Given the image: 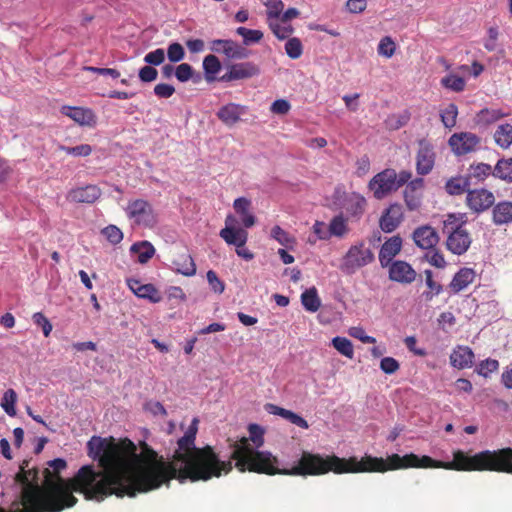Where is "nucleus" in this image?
<instances>
[{
    "instance_id": "nucleus-23",
    "label": "nucleus",
    "mask_w": 512,
    "mask_h": 512,
    "mask_svg": "<svg viewBox=\"0 0 512 512\" xmlns=\"http://www.w3.org/2000/svg\"><path fill=\"white\" fill-rule=\"evenodd\" d=\"M450 365L457 370H462L472 367L474 363V352L469 346L458 345L452 353H450Z\"/></svg>"
},
{
    "instance_id": "nucleus-5",
    "label": "nucleus",
    "mask_w": 512,
    "mask_h": 512,
    "mask_svg": "<svg viewBox=\"0 0 512 512\" xmlns=\"http://www.w3.org/2000/svg\"><path fill=\"white\" fill-rule=\"evenodd\" d=\"M232 452L226 461H234L232 468L239 473H251L267 476L281 475L283 468L278 467V458L268 451H259L252 447L245 438L231 444Z\"/></svg>"
},
{
    "instance_id": "nucleus-9",
    "label": "nucleus",
    "mask_w": 512,
    "mask_h": 512,
    "mask_svg": "<svg viewBox=\"0 0 512 512\" xmlns=\"http://www.w3.org/2000/svg\"><path fill=\"white\" fill-rule=\"evenodd\" d=\"M403 185L405 184H401L395 179V170L387 168L373 176L370 183H368V189L372 191L375 199L381 200Z\"/></svg>"
},
{
    "instance_id": "nucleus-27",
    "label": "nucleus",
    "mask_w": 512,
    "mask_h": 512,
    "mask_svg": "<svg viewBox=\"0 0 512 512\" xmlns=\"http://www.w3.org/2000/svg\"><path fill=\"white\" fill-rule=\"evenodd\" d=\"M475 278L476 272L472 268L462 267L450 280L449 288L452 293L457 294L471 285Z\"/></svg>"
},
{
    "instance_id": "nucleus-24",
    "label": "nucleus",
    "mask_w": 512,
    "mask_h": 512,
    "mask_svg": "<svg viewBox=\"0 0 512 512\" xmlns=\"http://www.w3.org/2000/svg\"><path fill=\"white\" fill-rule=\"evenodd\" d=\"M172 267H174V271L182 274L184 277H192L196 274V264H194L191 254L186 250H182L174 254Z\"/></svg>"
},
{
    "instance_id": "nucleus-57",
    "label": "nucleus",
    "mask_w": 512,
    "mask_h": 512,
    "mask_svg": "<svg viewBox=\"0 0 512 512\" xmlns=\"http://www.w3.org/2000/svg\"><path fill=\"white\" fill-rule=\"evenodd\" d=\"M167 59L171 63H177L184 59V48L181 44L173 42L167 47Z\"/></svg>"
},
{
    "instance_id": "nucleus-47",
    "label": "nucleus",
    "mask_w": 512,
    "mask_h": 512,
    "mask_svg": "<svg viewBox=\"0 0 512 512\" xmlns=\"http://www.w3.org/2000/svg\"><path fill=\"white\" fill-rule=\"evenodd\" d=\"M496 371H498V360L492 358L481 360L478 367H476V374L483 378H488L490 374Z\"/></svg>"
},
{
    "instance_id": "nucleus-4",
    "label": "nucleus",
    "mask_w": 512,
    "mask_h": 512,
    "mask_svg": "<svg viewBox=\"0 0 512 512\" xmlns=\"http://www.w3.org/2000/svg\"><path fill=\"white\" fill-rule=\"evenodd\" d=\"M328 473H366V468L362 465L361 459H357L355 456L340 458L337 455H321L303 451L299 456L298 464L282 469V476H322Z\"/></svg>"
},
{
    "instance_id": "nucleus-29",
    "label": "nucleus",
    "mask_w": 512,
    "mask_h": 512,
    "mask_svg": "<svg viewBox=\"0 0 512 512\" xmlns=\"http://www.w3.org/2000/svg\"><path fill=\"white\" fill-rule=\"evenodd\" d=\"M265 408H267L268 413L281 417L282 419L289 421V423H291L294 426L300 427L301 429L304 430L309 428V424H307L304 418H302L295 412L272 404H267Z\"/></svg>"
},
{
    "instance_id": "nucleus-36",
    "label": "nucleus",
    "mask_w": 512,
    "mask_h": 512,
    "mask_svg": "<svg viewBox=\"0 0 512 512\" xmlns=\"http://www.w3.org/2000/svg\"><path fill=\"white\" fill-rule=\"evenodd\" d=\"M494 141L502 149H508L512 145V125L500 124L494 132Z\"/></svg>"
},
{
    "instance_id": "nucleus-2",
    "label": "nucleus",
    "mask_w": 512,
    "mask_h": 512,
    "mask_svg": "<svg viewBox=\"0 0 512 512\" xmlns=\"http://www.w3.org/2000/svg\"><path fill=\"white\" fill-rule=\"evenodd\" d=\"M28 466L29 462L23 461L14 475V483L21 485L19 498L11 503V509L0 508V512H62L77 503L73 493L96 502L111 495L134 497L137 494L125 483L116 480L102 482L103 475L93 465L81 466L72 478L63 479L60 471L67 467V463L62 458L53 459L44 469L42 485L38 484V469Z\"/></svg>"
},
{
    "instance_id": "nucleus-31",
    "label": "nucleus",
    "mask_w": 512,
    "mask_h": 512,
    "mask_svg": "<svg viewBox=\"0 0 512 512\" xmlns=\"http://www.w3.org/2000/svg\"><path fill=\"white\" fill-rule=\"evenodd\" d=\"M366 207V200L364 197L360 196L357 193H353L344 199V203H342V208L344 211L348 213L349 217L359 218L364 213V208Z\"/></svg>"
},
{
    "instance_id": "nucleus-45",
    "label": "nucleus",
    "mask_w": 512,
    "mask_h": 512,
    "mask_svg": "<svg viewBox=\"0 0 512 512\" xmlns=\"http://www.w3.org/2000/svg\"><path fill=\"white\" fill-rule=\"evenodd\" d=\"M236 34L243 37L244 45L255 44L263 39V33L261 31L245 27H238Z\"/></svg>"
},
{
    "instance_id": "nucleus-55",
    "label": "nucleus",
    "mask_w": 512,
    "mask_h": 512,
    "mask_svg": "<svg viewBox=\"0 0 512 512\" xmlns=\"http://www.w3.org/2000/svg\"><path fill=\"white\" fill-rule=\"evenodd\" d=\"M148 66H160L165 61V51L162 48H157L149 53H146L143 58Z\"/></svg>"
},
{
    "instance_id": "nucleus-59",
    "label": "nucleus",
    "mask_w": 512,
    "mask_h": 512,
    "mask_svg": "<svg viewBox=\"0 0 512 512\" xmlns=\"http://www.w3.org/2000/svg\"><path fill=\"white\" fill-rule=\"evenodd\" d=\"M349 336L356 340L361 341L364 344H374L376 339L370 335H367L362 327H351L349 328Z\"/></svg>"
},
{
    "instance_id": "nucleus-22",
    "label": "nucleus",
    "mask_w": 512,
    "mask_h": 512,
    "mask_svg": "<svg viewBox=\"0 0 512 512\" xmlns=\"http://www.w3.org/2000/svg\"><path fill=\"white\" fill-rule=\"evenodd\" d=\"M101 196V190L96 185H86L69 190L68 201L78 204H92Z\"/></svg>"
},
{
    "instance_id": "nucleus-50",
    "label": "nucleus",
    "mask_w": 512,
    "mask_h": 512,
    "mask_svg": "<svg viewBox=\"0 0 512 512\" xmlns=\"http://www.w3.org/2000/svg\"><path fill=\"white\" fill-rule=\"evenodd\" d=\"M268 27L279 40H284L292 34V27L281 25L276 19H268Z\"/></svg>"
},
{
    "instance_id": "nucleus-56",
    "label": "nucleus",
    "mask_w": 512,
    "mask_h": 512,
    "mask_svg": "<svg viewBox=\"0 0 512 512\" xmlns=\"http://www.w3.org/2000/svg\"><path fill=\"white\" fill-rule=\"evenodd\" d=\"M102 235H104L105 239L113 245L120 243L123 237L122 231L115 225L105 226L104 230H102Z\"/></svg>"
},
{
    "instance_id": "nucleus-52",
    "label": "nucleus",
    "mask_w": 512,
    "mask_h": 512,
    "mask_svg": "<svg viewBox=\"0 0 512 512\" xmlns=\"http://www.w3.org/2000/svg\"><path fill=\"white\" fill-rule=\"evenodd\" d=\"M410 114L408 111L399 114H393L387 119V126L390 130H398L409 123Z\"/></svg>"
},
{
    "instance_id": "nucleus-48",
    "label": "nucleus",
    "mask_w": 512,
    "mask_h": 512,
    "mask_svg": "<svg viewBox=\"0 0 512 512\" xmlns=\"http://www.w3.org/2000/svg\"><path fill=\"white\" fill-rule=\"evenodd\" d=\"M248 433H250L249 437H243L241 439L248 440V444L253 443V448L257 449L263 446V429L257 424H250L248 426Z\"/></svg>"
},
{
    "instance_id": "nucleus-7",
    "label": "nucleus",
    "mask_w": 512,
    "mask_h": 512,
    "mask_svg": "<svg viewBox=\"0 0 512 512\" xmlns=\"http://www.w3.org/2000/svg\"><path fill=\"white\" fill-rule=\"evenodd\" d=\"M124 213L133 227L153 229L158 222L153 206L144 199L129 200L128 205L124 208Z\"/></svg>"
},
{
    "instance_id": "nucleus-51",
    "label": "nucleus",
    "mask_w": 512,
    "mask_h": 512,
    "mask_svg": "<svg viewBox=\"0 0 512 512\" xmlns=\"http://www.w3.org/2000/svg\"><path fill=\"white\" fill-rule=\"evenodd\" d=\"M59 151L67 153L68 155H73L75 157H87L91 155L93 149L89 144H80V146L75 147H67L64 145H59Z\"/></svg>"
},
{
    "instance_id": "nucleus-42",
    "label": "nucleus",
    "mask_w": 512,
    "mask_h": 512,
    "mask_svg": "<svg viewBox=\"0 0 512 512\" xmlns=\"http://www.w3.org/2000/svg\"><path fill=\"white\" fill-rule=\"evenodd\" d=\"M332 346L337 352L341 353L342 356L352 359L354 357V348H352V342L346 337H334L332 338Z\"/></svg>"
},
{
    "instance_id": "nucleus-63",
    "label": "nucleus",
    "mask_w": 512,
    "mask_h": 512,
    "mask_svg": "<svg viewBox=\"0 0 512 512\" xmlns=\"http://www.w3.org/2000/svg\"><path fill=\"white\" fill-rule=\"evenodd\" d=\"M174 93L175 88L167 83H159L153 87V94L162 99H168L172 97Z\"/></svg>"
},
{
    "instance_id": "nucleus-6",
    "label": "nucleus",
    "mask_w": 512,
    "mask_h": 512,
    "mask_svg": "<svg viewBox=\"0 0 512 512\" xmlns=\"http://www.w3.org/2000/svg\"><path fill=\"white\" fill-rule=\"evenodd\" d=\"M465 214L449 213L445 216L442 232L447 235L445 249L452 254L462 255L469 250L472 238L465 228Z\"/></svg>"
},
{
    "instance_id": "nucleus-18",
    "label": "nucleus",
    "mask_w": 512,
    "mask_h": 512,
    "mask_svg": "<svg viewBox=\"0 0 512 512\" xmlns=\"http://www.w3.org/2000/svg\"><path fill=\"white\" fill-rule=\"evenodd\" d=\"M389 279L400 284H411L415 280V271L409 263L396 260L389 263Z\"/></svg>"
},
{
    "instance_id": "nucleus-46",
    "label": "nucleus",
    "mask_w": 512,
    "mask_h": 512,
    "mask_svg": "<svg viewBox=\"0 0 512 512\" xmlns=\"http://www.w3.org/2000/svg\"><path fill=\"white\" fill-rule=\"evenodd\" d=\"M395 49H397L395 41L390 36H385L378 42L377 53L386 59H390L395 54Z\"/></svg>"
},
{
    "instance_id": "nucleus-61",
    "label": "nucleus",
    "mask_w": 512,
    "mask_h": 512,
    "mask_svg": "<svg viewBox=\"0 0 512 512\" xmlns=\"http://www.w3.org/2000/svg\"><path fill=\"white\" fill-rule=\"evenodd\" d=\"M32 320H33V324L42 328V332H44L45 337H48L50 335L51 324H50V321L48 320V318H46L43 313H41V312L33 313Z\"/></svg>"
},
{
    "instance_id": "nucleus-10",
    "label": "nucleus",
    "mask_w": 512,
    "mask_h": 512,
    "mask_svg": "<svg viewBox=\"0 0 512 512\" xmlns=\"http://www.w3.org/2000/svg\"><path fill=\"white\" fill-rule=\"evenodd\" d=\"M481 144V138L474 133L459 132L450 135L449 147L450 151L457 157H463L476 152Z\"/></svg>"
},
{
    "instance_id": "nucleus-13",
    "label": "nucleus",
    "mask_w": 512,
    "mask_h": 512,
    "mask_svg": "<svg viewBox=\"0 0 512 512\" xmlns=\"http://www.w3.org/2000/svg\"><path fill=\"white\" fill-rule=\"evenodd\" d=\"M435 159L436 153H434L433 144L426 139L418 140V150H416V173L420 176L431 173Z\"/></svg>"
},
{
    "instance_id": "nucleus-15",
    "label": "nucleus",
    "mask_w": 512,
    "mask_h": 512,
    "mask_svg": "<svg viewBox=\"0 0 512 512\" xmlns=\"http://www.w3.org/2000/svg\"><path fill=\"white\" fill-rule=\"evenodd\" d=\"M61 114L81 127L92 128L96 126V115L89 108L64 105L61 107Z\"/></svg>"
},
{
    "instance_id": "nucleus-16",
    "label": "nucleus",
    "mask_w": 512,
    "mask_h": 512,
    "mask_svg": "<svg viewBox=\"0 0 512 512\" xmlns=\"http://www.w3.org/2000/svg\"><path fill=\"white\" fill-rule=\"evenodd\" d=\"M413 241L421 250H433L439 241L438 232L430 225H421L413 231Z\"/></svg>"
},
{
    "instance_id": "nucleus-44",
    "label": "nucleus",
    "mask_w": 512,
    "mask_h": 512,
    "mask_svg": "<svg viewBox=\"0 0 512 512\" xmlns=\"http://www.w3.org/2000/svg\"><path fill=\"white\" fill-rule=\"evenodd\" d=\"M17 402V394L12 388H9L4 392V396H2V409L6 411L7 416L14 417L15 416V403Z\"/></svg>"
},
{
    "instance_id": "nucleus-49",
    "label": "nucleus",
    "mask_w": 512,
    "mask_h": 512,
    "mask_svg": "<svg viewBox=\"0 0 512 512\" xmlns=\"http://www.w3.org/2000/svg\"><path fill=\"white\" fill-rule=\"evenodd\" d=\"M327 228H329L330 234L336 237H342L347 233V223L342 215L332 218Z\"/></svg>"
},
{
    "instance_id": "nucleus-64",
    "label": "nucleus",
    "mask_w": 512,
    "mask_h": 512,
    "mask_svg": "<svg viewBox=\"0 0 512 512\" xmlns=\"http://www.w3.org/2000/svg\"><path fill=\"white\" fill-rule=\"evenodd\" d=\"M157 76L158 72L151 65L141 67L140 72H138V77H140V80L143 83H152L156 80Z\"/></svg>"
},
{
    "instance_id": "nucleus-25",
    "label": "nucleus",
    "mask_w": 512,
    "mask_h": 512,
    "mask_svg": "<svg viewBox=\"0 0 512 512\" xmlns=\"http://www.w3.org/2000/svg\"><path fill=\"white\" fill-rule=\"evenodd\" d=\"M128 287L134 295L142 299H147L152 303H158L161 300L160 293L153 284H141L140 281L131 278L128 279Z\"/></svg>"
},
{
    "instance_id": "nucleus-28",
    "label": "nucleus",
    "mask_w": 512,
    "mask_h": 512,
    "mask_svg": "<svg viewBox=\"0 0 512 512\" xmlns=\"http://www.w3.org/2000/svg\"><path fill=\"white\" fill-rule=\"evenodd\" d=\"M492 208V223L495 226L510 225L512 223V201L502 200Z\"/></svg>"
},
{
    "instance_id": "nucleus-30",
    "label": "nucleus",
    "mask_w": 512,
    "mask_h": 512,
    "mask_svg": "<svg viewBox=\"0 0 512 512\" xmlns=\"http://www.w3.org/2000/svg\"><path fill=\"white\" fill-rule=\"evenodd\" d=\"M232 208L236 211V214L241 218L244 228H250L256 223V218L251 214V201L245 197H240L234 200Z\"/></svg>"
},
{
    "instance_id": "nucleus-37",
    "label": "nucleus",
    "mask_w": 512,
    "mask_h": 512,
    "mask_svg": "<svg viewBox=\"0 0 512 512\" xmlns=\"http://www.w3.org/2000/svg\"><path fill=\"white\" fill-rule=\"evenodd\" d=\"M301 305H303L304 310L310 313L318 311L321 306V300L315 287L304 290L303 294H301Z\"/></svg>"
},
{
    "instance_id": "nucleus-39",
    "label": "nucleus",
    "mask_w": 512,
    "mask_h": 512,
    "mask_svg": "<svg viewBox=\"0 0 512 512\" xmlns=\"http://www.w3.org/2000/svg\"><path fill=\"white\" fill-rule=\"evenodd\" d=\"M423 274H425V285L428 287V290L423 292L421 296H423L426 302H430L441 293L443 288L439 283L433 280V272L431 270H425Z\"/></svg>"
},
{
    "instance_id": "nucleus-8",
    "label": "nucleus",
    "mask_w": 512,
    "mask_h": 512,
    "mask_svg": "<svg viewBox=\"0 0 512 512\" xmlns=\"http://www.w3.org/2000/svg\"><path fill=\"white\" fill-rule=\"evenodd\" d=\"M373 252L364 243L355 244L349 247L348 252L342 257L341 271L348 275L366 267L373 262Z\"/></svg>"
},
{
    "instance_id": "nucleus-20",
    "label": "nucleus",
    "mask_w": 512,
    "mask_h": 512,
    "mask_svg": "<svg viewBox=\"0 0 512 512\" xmlns=\"http://www.w3.org/2000/svg\"><path fill=\"white\" fill-rule=\"evenodd\" d=\"M232 223L233 217L227 216L226 227L219 232L220 239L226 241L227 245L242 248L247 242V232L243 228L233 227Z\"/></svg>"
},
{
    "instance_id": "nucleus-43",
    "label": "nucleus",
    "mask_w": 512,
    "mask_h": 512,
    "mask_svg": "<svg viewBox=\"0 0 512 512\" xmlns=\"http://www.w3.org/2000/svg\"><path fill=\"white\" fill-rule=\"evenodd\" d=\"M440 120L445 128L451 129L457 123V105L450 103L444 110L440 111Z\"/></svg>"
},
{
    "instance_id": "nucleus-41",
    "label": "nucleus",
    "mask_w": 512,
    "mask_h": 512,
    "mask_svg": "<svg viewBox=\"0 0 512 512\" xmlns=\"http://www.w3.org/2000/svg\"><path fill=\"white\" fill-rule=\"evenodd\" d=\"M440 85L454 93H461L465 87V80L460 76L449 74L440 79Z\"/></svg>"
},
{
    "instance_id": "nucleus-33",
    "label": "nucleus",
    "mask_w": 512,
    "mask_h": 512,
    "mask_svg": "<svg viewBox=\"0 0 512 512\" xmlns=\"http://www.w3.org/2000/svg\"><path fill=\"white\" fill-rule=\"evenodd\" d=\"M489 176H493L491 171V165L485 162H478L469 165L468 175L462 176L464 179L475 180L476 183H481L486 180Z\"/></svg>"
},
{
    "instance_id": "nucleus-40",
    "label": "nucleus",
    "mask_w": 512,
    "mask_h": 512,
    "mask_svg": "<svg viewBox=\"0 0 512 512\" xmlns=\"http://www.w3.org/2000/svg\"><path fill=\"white\" fill-rule=\"evenodd\" d=\"M270 237L277 241L280 246L286 247L288 250H292L293 246H295V238L280 228L279 225H275L274 228L270 230Z\"/></svg>"
},
{
    "instance_id": "nucleus-38",
    "label": "nucleus",
    "mask_w": 512,
    "mask_h": 512,
    "mask_svg": "<svg viewBox=\"0 0 512 512\" xmlns=\"http://www.w3.org/2000/svg\"><path fill=\"white\" fill-rule=\"evenodd\" d=\"M508 114L494 108H485L476 114V121L482 125H491L501 118L507 117Z\"/></svg>"
},
{
    "instance_id": "nucleus-58",
    "label": "nucleus",
    "mask_w": 512,
    "mask_h": 512,
    "mask_svg": "<svg viewBox=\"0 0 512 512\" xmlns=\"http://www.w3.org/2000/svg\"><path fill=\"white\" fill-rule=\"evenodd\" d=\"M426 250L430 251L428 252V254H426V261H428V264L432 265L437 269L445 268V258L443 257V254L441 252H439L435 248Z\"/></svg>"
},
{
    "instance_id": "nucleus-60",
    "label": "nucleus",
    "mask_w": 512,
    "mask_h": 512,
    "mask_svg": "<svg viewBox=\"0 0 512 512\" xmlns=\"http://www.w3.org/2000/svg\"><path fill=\"white\" fill-rule=\"evenodd\" d=\"M268 20H277L283 10V3L280 0H268L267 4Z\"/></svg>"
},
{
    "instance_id": "nucleus-54",
    "label": "nucleus",
    "mask_w": 512,
    "mask_h": 512,
    "mask_svg": "<svg viewBox=\"0 0 512 512\" xmlns=\"http://www.w3.org/2000/svg\"><path fill=\"white\" fill-rule=\"evenodd\" d=\"M220 68V60L216 56L209 54L203 58V71H205L207 76L217 74L220 71Z\"/></svg>"
},
{
    "instance_id": "nucleus-32",
    "label": "nucleus",
    "mask_w": 512,
    "mask_h": 512,
    "mask_svg": "<svg viewBox=\"0 0 512 512\" xmlns=\"http://www.w3.org/2000/svg\"><path fill=\"white\" fill-rule=\"evenodd\" d=\"M129 252L136 255V261H138V263L146 264L153 258L154 247L150 242L143 240L133 243L131 248H129Z\"/></svg>"
},
{
    "instance_id": "nucleus-62",
    "label": "nucleus",
    "mask_w": 512,
    "mask_h": 512,
    "mask_svg": "<svg viewBox=\"0 0 512 512\" xmlns=\"http://www.w3.org/2000/svg\"><path fill=\"white\" fill-rule=\"evenodd\" d=\"M176 76L177 81L181 83H186L192 77V67L188 63H182L177 65L176 67Z\"/></svg>"
},
{
    "instance_id": "nucleus-26",
    "label": "nucleus",
    "mask_w": 512,
    "mask_h": 512,
    "mask_svg": "<svg viewBox=\"0 0 512 512\" xmlns=\"http://www.w3.org/2000/svg\"><path fill=\"white\" fill-rule=\"evenodd\" d=\"M402 249V239L400 236H393L387 239L378 252V261L382 267H387L391 260L400 252Z\"/></svg>"
},
{
    "instance_id": "nucleus-12",
    "label": "nucleus",
    "mask_w": 512,
    "mask_h": 512,
    "mask_svg": "<svg viewBox=\"0 0 512 512\" xmlns=\"http://www.w3.org/2000/svg\"><path fill=\"white\" fill-rule=\"evenodd\" d=\"M495 204V196L485 188L469 190L466 193V207L475 214H481Z\"/></svg>"
},
{
    "instance_id": "nucleus-3",
    "label": "nucleus",
    "mask_w": 512,
    "mask_h": 512,
    "mask_svg": "<svg viewBox=\"0 0 512 512\" xmlns=\"http://www.w3.org/2000/svg\"><path fill=\"white\" fill-rule=\"evenodd\" d=\"M366 473H384L401 469H446L452 471H492L512 474V448L482 450L469 455L462 450L452 452L449 462L434 460L428 455L408 453L404 456L391 454L387 459L365 455L361 458Z\"/></svg>"
},
{
    "instance_id": "nucleus-35",
    "label": "nucleus",
    "mask_w": 512,
    "mask_h": 512,
    "mask_svg": "<svg viewBox=\"0 0 512 512\" xmlns=\"http://www.w3.org/2000/svg\"><path fill=\"white\" fill-rule=\"evenodd\" d=\"M492 172H494V177L503 180L504 182L511 184L512 183V158H500L492 167Z\"/></svg>"
},
{
    "instance_id": "nucleus-1",
    "label": "nucleus",
    "mask_w": 512,
    "mask_h": 512,
    "mask_svg": "<svg viewBox=\"0 0 512 512\" xmlns=\"http://www.w3.org/2000/svg\"><path fill=\"white\" fill-rule=\"evenodd\" d=\"M197 423V418H193L183 437L177 440V450L172 455V461H166L145 441L140 442L141 451L137 452L134 443L128 438L116 442L112 437L93 436L86 443V449L88 456L97 460L98 467L102 468L97 470L104 475L102 482L126 484L136 493L156 490L172 480L179 483L190 480L195 483L230 473L232 464L230 461H222L213 447L194 446Z\"/></svg>"
},
{
    "instance_id": "nucleus-34",
    "label": "nucleus",
    "mask_w": 512,
    "mask_h": 512,
    "mask_svg": "<svg viewBox=\"0 0 512 512\" xmlns=\"http://www.w3.org/2000/svg\"><path fill=\"white\" fill-rule=\"evenodd\" d=\"M470 181L472 180L462 176H454L445 182V192L451 196L467 194L468 191H472V189H469Z\"/></svg>"
},
{
    "instance_id": "nucleus-53",
    "label": "nucleus",
    "mask_w": 512,
    "mask_h": 512,
    "mask_svg": "<svg viewBox=\"0 0 512 512\" xmlns=\"http://www.w3.org/2000/svg\"><path fill=\"white\" fill-rule=\"evenodd\" d=\"M286 54L292 60H297L302 55V44L300 43L299 38L291 37L286 42Z\"/></svg>"
},
{
    "instance_id": "nucleus-11",
    "label": "nucleus",
    "mask_w": 512,
    "mask_h": 512,
    "mask_svg": "<svg viewBox=\"0 0 512 512\" xmlns=\"http://www.w3.org/2000/svg\"><path fill=\"white\" fill-rule=\"evenodd\" d=\"M261 70L254 62H239L227 65V72L220 77V81L230 83L232 81H241L252 79L259 76Z\"/></svg>"
},
{
    "instance_id": "nucleus-21",
    "label": "nucleus",
    "mask_w": 512,
    "mask_h": 512,
    "mask_svg": "<svg viewBox=\"0 0 512 512\" xmlns=\"http://www.w3.org/2000/svg\"><path fill=\"white\" fill-rule=\"evenodd\" d=\"M247 112L245 105L238 103L229 102L226 105L219 108L217 111V118L220 122L224 123L227 127H232L242 120V116Z\"/></svg>"
},
{
    "instance_id": "nucleus-17",
    "label": "nucleus",
    "mask_w": 512,
    "mask_h": 512,
    "mask_svg": "<svg viewBox=\"0 0 512 512\" xmlns=\"http://www.w3.org/2000/svg\"><path fill=\"white\" fill-rule=\"evenodd\" d=\"M422 189H424V180L422 178H414L406 185L402 197L408 211H417L421 207Z\"/></svg>"
},
{
    "instance_id": "nucleus-19",
    "label": "nucleus",
    "mask_w": 512,
    "mask_h": 512,
    "mask_svg": "<svg viewBox=\"0 0 512 512\" xmlns=\"http://www.w3.org/2000/svg\"><path fill=\"white\" fill-rule=\"evenodd\" d=\"M402 220V206L398 203H394L390 204V206L385 209L384 213H382L380 220H378V226H380L382 231L391 233L397 229L400 223H402Z\"/></svg>"
},
{
    "instance_id": "nucleus-14",
    "label": "nucleus",
    "mask_w": 512,
    "mask_h": 512,
    "mask_svg": "<svg viewBox=\"0 0 512 512\" xmlns=\"http://www.w3.org/2000/svg\"><path fill=\"white\" fill-rule=\"evenodd\" d=\"M210 51L223 54L229 60H243L249 56V51L233 40L214 39L210 42Z\"/></svg>"
}]
</instances>
